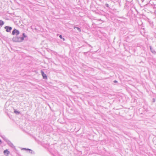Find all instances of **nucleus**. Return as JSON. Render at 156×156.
<instances>
[{
	"label": "nucleus",
	"instance_id": "obj_1",
	"mask_svg": "<svg viewBox=\"0 0 156 156\" xmlns=\"http://www.w3.org/2000/svg\"><path fill=\"white\" fill-rule=\"evenodd\" d=\"M17 37L18 40L19 41V42H21L24 40V38L26 37L27 36L25 33H23V37Z\"/></svg>",
	"mask_w": 156,
	"mask_h": 156
},
{
	"label": "nucleus",
	"instance_id": "obj_2",
	"mask_svg": "<svg viewBox=\"0 0 156 156\" xmlns=\"http://www.w3.org/2000/svg\"><path fill=\"white\" fill-rule=\"evenodd\" d=\"M6 140V142H7L8 144L12 148L15 149V147L14 146L12 143L9 140H7L6 139L5 140Z\"/></svg>",
	"mask_w": 156,
	"mask_h": 156
},
{
	"label": "nucleus",
	"instance_id": "obj_3",
	"mask_svg": "<svg viewBox=\"0 0 156 156\" xmlns=\"http://www.w3.org/2000/svg\"><path fill=\"white\" fill-rule=\"evenodd\" d=\"M19 31L16 29H14L12 32V34L13 35L15 34L16 35H19Z\"/></svg>",
	"mask_w": 156,
	"mask_h": 156
},
{
	"label": "nucleus",
	"instance_id": "obj_4",
	"mask_svg": "<svg viewBox=\"0 0 156 156\" xmlns=\"http://www.w3.org/2000/svg\"><path fill=\"white\" fill-rule=\"evenodd\" d=\"M22 150H24L26 151H28L30 153L32 154H34V152L32 150L28 148H22Z\"/></svg>",
	"mask_w": 156,
	"mask_h": 156
},
{
	"label": "nucleus",
	"instance_id": "obj_5",
	"mask_svg": "<svg viewBox=\"0 0 156 156\" xmlns=\"http://www.w3.org/2000/svg\"><path fill=\"white\" fill-rule=\"evenodd\" d=\"M5 29H6V31L7 32H9L12 29L11 27L9 26H5Z\"/></svg>",
	"mask_w": 156,
	"mask_h": 156
},
{
	"label": "nucleus",
	"instance_id": "obj_6",
	"mask_svg": "<svg viewBox=\"0 0 156 156\" xmlns=\"http://www.w3.org/2000/svg\"><path fill=\"white\" fill-rule=\"evenodd\" d=\"M41 72L43 78L45 79H47V75L44 73V72L42 70H41Z\"/></svg>",
	"mask_w": 156,
	"mask_h": 156
},
{
	"label": "nucleus",
	"instance_id": "obj_7",
	"mask_svg": "<svg viewBox=\"0 0 156 156\" xmlns=\"http://www.w3.org/2000/svg\"><path fill=\"white\" fill-rule=\"evenodd\" d=\"M4 153L5 155L7 156L9 154L10 152L8 150L6 149L4 151Z\"/></svg>",
	"mask_w": 156,
	"mask_h": 156
},
{
	"label": "nucleus",
	"instance_id": "obj_8",
	"mask_svg": "<svg viewBox=\"0 0 156 156\" xmlns=\"http://www.w3.org/2000/svg\"><path fill=\"white\" fill-rule=\"evenodd\" d=\"M12 40L16 42H19V41L18 40V37H15L13 38Z\"/></svg>",
	"mask_w": 156,
	"mask_h": 156
},
{
	"label": "nucleus",
	"instance_id": "obj_9",
	"mask_svg": "<svg viewBox=\"0 0 156 156\" xmlns=\"http://www.w3.org/2000/svg\"><path fill=\"white\" fill-rule=\"evenodd\" d=\"M150 48L151 51L152 53L155 54L156 53V51L154 50L152 48V47L151 46L150 47Z\"/></svg>",
	"mask_w": 156,
	"mask_h": 156
},
{
	"label": "nucleus",
	"instance_id": "obj_10",
	"mask_svg": "<svg viewBox=\"0 0 156 156\" xmlns=\"http://www.w3.org/2000/svg\"><path fill=\"white\" fill-rule=\"evenodd\" d=\"M4 24V22L1 20H0V26H2Z\"/></svg>",
	"mask_w": 156,
	"mask_h": 156
},
{
	"label": "nucleus",
	"instance_id": "obj_11",
	"mask_svg": "<svg viewBox=\"0 0 156 156\" xmlns=\"http://www.w3.org/2000/svg\"><path fill=\"white\" fill-rule=\"evenodd\" d=\"M76 28L77 30L80 32L81 31V29L80 28H79V27H74V28Z\"/></svg>",
	"mask_w": 156,
	"mask_h": 156
},
{
	"label": "nucleus",
	"instance_id": "obj_12",
	"mask_svg": "<svg viewBox=\"0 0 156 156\" xmlns=\"http://www.w3.org/2000/svg\"><path fill=\"white\" fill-rule=\"evenodd\" d=\"M4 140L6 142V140H5L6 139L7 140H8L6 137L5 136H3L2 137Z\"/></svg>",
	"mask_w": 156,
	"mask_h": 156
},
{
	"label": "nucleus",
	"instance_id": "obj_13",
	"mask_svg": "<svg viewBox=\"0 0 156 156\" xmlns=\"http://www.w3.org/2000/svg\"><path fill=\"white\" fill-rule=\"evenodd\" d=\"M14 112L16 114H19L20 113V112H18L16 110H14Z\"/></svg>",
	"mask_w": 156,
	"mask_h": 156
},
{
	"label": "nucleus",
	"instance_id": "obj_14",
	"mask_svg": "<svg viewBox=\"0 0 156 156\" xmlns=\"http://www.w3.org/2000/svg\"><path fill=\"white\" fill-rule=\"evenodd\" d=\"M105 6L107 7L108 8L109 7V5L108 4H106L105 5Z\"/></svg>",
	"mask_w": 156,
	"mask_h": 156
},
{
	"label": "nucleus",
	"instance_id": "obj_15",
	"mask_svg": "<svg viewBox=\"0 0 156 156\" xmlns=\"http://www.w3.org/2000/svg\"><path fill=\"white\" fill-rule=\"evenodd\" d=\"M59 37L61 39H62V36L61 35H60L59 36Z\"/></svg>",
	"mask_w": 156,
	"mask_h": 156
},
{
	"label": "nucleus",
	"instance_id": "obj_16",
	"mask_svg": "<svg viewBox=\"0 0 156 156\" xmlns=\"http://www.w3.org/2000/svg\"><path fill=\"white\" fill-rule=\"evenodd\" d=\"M114 82L115 83H116L117 82V81L116 80H115V81H114Z\"/></svg>",
	"mask_w": 156,
	"mask_h": 156
},
{
	"label": "nucleus",
	"instance_id": "obj_17",
	"mask_svg": "<svg viewBox=\"0 0 156 156\" xmlns=\"http://www.w3.org/2000/svg\"><path fill=\"white\" fill-rule=\"evenodd\" d=\"M62 40H63L64 41H65V38H62Z\"/></svg>",
	"mask_w": 156,
	"mask_h": 156
},
{
	"label": "nucleus",
	"instance_id": "obj_18",
	"mask_svg": "<svg viewBox=\"0 0 156 156\" xmlns=\"http://www.w3.org/2000/svg\"><path fill=\"white\" fill-rule=\"evenodd\" d=\"M2 143V142H1V140H0V144H1Z\"/></svg>",
	"mask_w": 156,
	"mask_h": 156
}]
</instances>
